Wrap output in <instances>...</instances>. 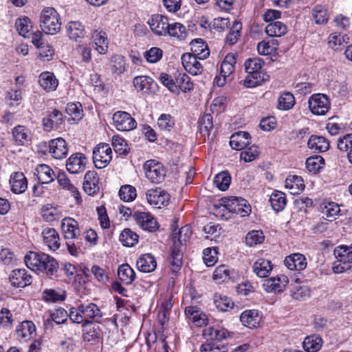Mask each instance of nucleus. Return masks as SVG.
<instances>
[{
	"label": "nucleus",
	"instance_id": "obj_59",
	"mask_svg": "<svg viewBox=\"0 0 352 352\" xmlns=\"http://www.w3.org/2000/svg\"><path fill=\"white\" fill-rule=\"evenodd\" d=\"M295 104V98L292 94L285 92L282 94L278 99L277 107L280 110H289Z\"/></svg>",
	"mask_w": 352,
	"mask_h": 352
},
{
	"label": "nucleus",
	"instance_id": "obj_45",
	"mask_svg": "<svg viewBox=\"0 0 352 352\" xmlns=\"http://www.w3.org/2000/svg\"><path fill=\"white\" fill-rule=\"evenodd\" d=\"M321 211L322 213L325 215L330 221L335 219L336 216L340 214V206L338 204L330 201H324L321 205Z\"/></svg>",
	"mask_w": 352,
	"mask_h": 352
},
{
	"label": "nucleus",
	"instance_id": "obj_19",
	"mask_svg": "<svg viewBox=\"0 0 352 352\" xmlns=\"http://www.w3.org/2000/svg\"><path fill=\"white\" fill-rule=\"evenodd\" d=\"M288 282V278L281 274L265 280L263 287L267 292H280L287 285Z\"/></svg>",
	"mask_w": 352,
	"mask_h": 352
},
{
	"label": "nucleus",
	"instance_id": "obj_44",
	"mask_svg": "<svg viewBox=\"0 0 352 352\" xmlns=\"http://www.w3.org/2000/svg\"><path fill=\"white\" fill-rule=\"evenodd\" d=\"M269 201L273 210L277 212L284 209L287 202L285 193L278 190L272 192Z\"/></svg>",
	"mask_w": 352,
	"mask_h": 352
},
{
	"label": "nucleus",
	"instance_id": "obj_6",
	"mask_svg": "<svg viewBox=\"0 0 352 352\" xmlns=\"http://www.w3.org/2000/svg\"><path fill=\"white\" fill-rule=\"evenodd\" d=\"M310 111L316 116H324L329 111L331 102L329 97L323 94H314L308 100Z\"/></svg>",
	"mask_w": 352,
	"mask_h": 352
},
{
	"label": "nucleus",
	"instance_id": "obj_56",
	"mask_svg": "<svg viewBox=\"0 0 352 352\" xmlns=\"http://www.w3.org/2000/svg\"><path fill=\"white\" fill-rule=\"evenodd\" d=\"M214 184L221 191L226 190L231 182V177L226 171H223L218 173L214 178Z\"/></svg>",
	"mask_w": 352,
	"mask_h": 352
},
{
	"label": "nucleus",
	"instance_id": "obj_5",
	"mask_svg": "<svg viewBox=\"0 0 352 352\" xmlns=\"http://www.w3.org/2000/svg\"><path fill=\"white\" fill-rule=\"evenodd\" d=\"M146 177L153 184H160L164 181L166 175V169L164 166L155 160H147L144 166Z\"/></svg>",
	"mask_w": 352,
	"mask_h": 352
},
{
	"label": "nucleus",
	"instance_id": "obj_61",
	"mask_svg": "<svg viewBox=\"0 0 352 352\" xmlns=\"http://www.w3.org/2000/svg\"><path fill=\"white\" fill-rule=\"evenodd\" d=\"M175 86L184 92L190 91L193 89V84L190 77L186 74L179 73L175 78Z\"/></svg>",
	"mask_w": 352,
	"mask_h": 352
},
{
	"label": "nucleus",
	"instance_id": "obj_21",
	"mask_svg": "<svg viewBox=\"0 0 352 352\" xmlns=\"http://www.w3.org/2000/svg\"><path fill=\"white\" fill-rule=\"evenodd\" d=\"M250 135L248 132L239 131L231 135L230 144L233 149L241 151L250 144Z\"/></svg>",
	"mask_w": 352,
	"mask_h": 352
},
{
	"label": "nucleus",
	"instance_id": "obj_51",
	"mask_svg": "<svg viewBox=\"0 0 352 352\" xmlns=\"http://www.w3.org/2000/svg\"><path fill=\"white\" fill-rule=\"evenodd\" d=\"M228 331L220 327H209L204 330V334L214 342L220 341L227 337Z\"/></svg>",
	"mask_w": 352,
	"mask_h": 352
},
{
	"label": "nucleus",
	"instance_id": "obj_7",
	"mask_svg": "<svg viewBox=\"0 0 352 352\" xmlns=\"http://www.w3.org/2000/svg\"><path fill=\"white\" fill-rule=\"evenodd\" d=\"M112 159V151L109 145L99 144L93 151V161L97 168L106 167Z\"/></svg>",
	"mask_w": 352,
	"mask_h": 352
},
{
	"label": "nucleus",
	"instance_id": "obj_63",
	"mask_svg": "<svg viewBox=\"0 0 352 352\" xmlns=\"http://www.w3.org/2000/svg\"><path fill=\"white\" fill-rule=\"evenodd\" d=\"M153 80L147 76H136L133 78V85L138 91H147L151 89Z\"/></svg>",
	"mask_w": 352,
	"mask_h": 352
},
{
	"label": "nucleus",
	"instance_id": "obj_29",
	"mask_svg": "<svg viewBox=\"0 0 352 352\" xmlns=\"http://www.w3.org/2000/svg\"><path fill=\"white\" fill-rule=\"evenodd\" d=\"M44 243L51 250L55 251L60 247L59 235L54 228H46L42 232Z\"/></svg>",
	"mask_w": 352,
	"mask_h": 352
},
{
	"label": "nucleus",
	"instance_id": "obj_12",
	"mask_svg": "<svg viewBox=\"0 0 352 352\" xmlns=\"http://www.w3.org/2000/svg\"><path fill=\"white\" fill-rule=\"evenodd\" d=\"M133 217L137 224L144 230L155 232L158 228L157 221L148 212L136 211Z\"/></svg>",
	"mask_w": 352,
	"mask_h": 352
},
{
	"label": "nucleus",
	"instance_id": "obj_38",
	"mask_svg": "<svg viewBox=\"0 0 352 352\" xmlns=\"http://www.w3.org/2000/svg\"><path fill=\"white\" fill-rule=\"evenodd\" d=\"M67 35L70 39L77 41L85 35L84 25L79 21H70L66 26Z\"/></svg>",
	"mask_w": 352,
	"mask_h": 352
},
{
	"label": "nucleus",
	"instance_id": "obj_57",
	"mask_svg": "<svg viewBox=\"0 0 352 352\" xmlns=\"http://www.w3.org/2000/svg\"><path fill=\"white\" fill-rule=\"evenodd\" d=\"M242 29V24L239 21H234L226 38V43L230 45L235 44L240 35Z\"/></svg>",
	"mask_w": 352,
	"mask_h": 352
},
{
	"label": "nucleus",
	"instance_id": "obj_37",
	"mask_svg": "<svg viewBox=\"0 0 352 352\" xmlns=\"http://www.w3.org/2000/svg\"><path fill=\"white\" fill-rule=\"evenodd\" d=\"M119 280L126 285H131L135 278L134 270L127 263L119 266L118 270Z\"/></svg>",
	"mask_w": 352,
	"mask_h": 352
},
{
	"label": "nucleus",
	"instance_id": "obj_26",
	"mask_svg": "<svg viewBox=\"0 0 352 352\" xmlns=\"http://www.w3.org/2000/svg\"><path fill=\"white\" fill-rule=\"evenodd\" d=\"M79 310L82 313L85 319L99 320L102 317V314L100 308L93 302H86L79 304Z\"/></svg>",
	"mask_w": 352,
	"mask_h": 352
},
{
	"label": "nucleus",
	"instance_id": "obj_27",
	"mask_svg": "<svg viewBox=\"0 0 352 352\" xmlns=\"http://www.w3.org/2000/svg\"><path fill=\"white\" fill-rule=\"evenodd\" d=\"M40 86L47 92L55 91L58 85V80L52 72H42L38 77Z\"/></svg>",
	"mask_w": 352,
	"mask_h": 352
},
{
	"label": "nucleus",
	"instance_id": "obj_47",
	"mask_svg": "<svg viewBox=\"0 0 352 352\" xmlns=\"http://www.w3.org/2000/svg\"><path fill=\"white\" fill-rule=\"evenodd\" d=\"M233 274L234 272L230 271L228 266L221 265L215 269L213 273V278L219 283H221L231 279L234 280Z\"/></svg>",
	"mask_w": 352,
	"mask_h": 352
},
{
	"label": "nucleus",
	"instance_id": "obj_46",
	"mask_svg": "<svg viewBox=\"0 0 352 352\" xmlns=\"http://www.w3.org/2000/svg\"><path fill=\"white\" fill-rule=\"evenodd\" d=\"M110 69L113 74L121 75L126 69V60L121 55H113L110 59Z\"/></svg>",
	"mask_w": 352,
	"mask_h": 352
},
{
	"label": "nucleus",
	"instance_id": "obj_48",
	"mask_svg": "<svg viewBox=\"0 0 352 352\" xmlns=\"http://www.w3.org/2000/svg\"><path fill=\"white\" fill-rule=\"evenodd\" d=\"M322 345V340L318 335H311L305 338L303 347L308 352H316L319 351Z\"/></svg>",
	"mask_w": 352,
	"mask_h": 352
},
{
	"label": "nucleus",
	"instance_id": "obj_25",
	"mask_svg": "<svg viewBox=\"0 0 352 352\" xmlns=\"http://www.w3.org/2000/svg\"><path fill=\"white\" fill-rule=\"evenodd\" d=\"M309 148L316 153H323L329 149V141L323 136L312 135L307 142Z\"/></svg>",
	"mask_w": 352,
	"mask_h": 352
},
{
	"label": "nucleus",
	"instance_id": "obj_62",
	"mask_svg": "<svg viewBox=\"0 0 352 352\" xmlns=\"http://www.w3.org/2000/svg\"><path fill=\"white\" fill-rule=\"evenodd\" d=\"M15 26L19 34L23 37L28 36L32 28L31 21L27 16L18 19L16 21Z\"/></svg>",
	"mask_w": 352,
	"mask_h": 352
},
{
	"label": "nucleus",
	"instance_id": "obj_53",
	"mask_svg": "<svg viewBox=\"0 0 352 352\" xmlns=\"http://www.w3.org/2000/svg\"><path fill=\"white\" fill-rule=\"evenodd\" d=\"M95 50L100 54H105L108 50V42L104 32H96L94 35Z\"/></svg>",
	"mask_w": 352,
	"mask_h": 352
},
{
	"label": "nucleus",
	"instance_id": "obj_41",
	"mask_svg": "<svg viewBox=\"0 0 352 352\" xmlns=\"http://www.w3.org/2000/svg\"><path fill=\"white\" fill-rule=\"evenodd\" d=\"M236 63V56L234 54H228L221 63L220 74L224 76H229L234 71Z\"/></svg>",
	"mask_w": 352,
	"mask_h": 352
},
{
	"label": "nucleus",
	"instance_id": "obj_58",
	"mask_svg": "<svg viewBox=\"0 0 352 352\" xmlns=\"http://www.w3.org/2000/svg\"><path fill=\"white\" fill-rule=\"evenodd\" d=\"M41 215L47 221H53L60 218L59 210L52 204H46L41 208Z\"/></svg>",
	"mask_w": 352,
	"mask_h": 352
},
{
	"label": "nucleus",
	"instance_id": "obj_4",
	"mask_svg": "<svg viewBox=\"0 0 352 352\" xmlns=\"http://www.w3.org/2000/svg\"><path fill=\"white\" fill-rule=\"evenodd\" d=\"M337 259L333 263V270L335 273H342L352 267V245H340L334 250Z\"/></svg>",
	"mask_w": 352,
	"mask_h": 352
},
{
	"label": "nucleus",
	"instance_id": "obj_9",
	"mask_svg": "<svg viewBox=\"0 0 352 352\" xmlns=\"http://www.w3.org/2000/svg\"><path fill=\"white\" fill-rule=\"evenodd\" d=\"M146 199L150 205L160 208L168 204L170 195L161 188H155L146 191Z\"/></svg>",
	"mask_w": 352,
	"mask_h": 352
},
{
	"label": "nucleus",
	"instance_id": "obj_36",
	"mask_svg": "<svg viewBox=\"0 0 352 352\" xmlns=\"http://www.w3.org/2000/svg\"><path fill=\"white\" fill-rule=\"evenodd\" d=\"M191 50L193 55L197 56L199 60L206 59L209 55L210 52L207 44L201 39H195L190 43Z\"/></svg>",
	"mask_w": 352,
	"mask_h": 352
},
{
	"label": "nucleus",
	"instance_id": "obj_31",
	"mask_svg": "<svg viewBox=\"0 0 352 352\" xmlns=\"http://www.w3.org/2000/svg\"><path fill=\"white\" fill-rule=\"evenodd\" d=\"M68 318V313L63 308H58L50 312V318L44 321L46 329L52 327L53 322L57 324H64Z\"/></svg>",
	"mask_w": 352,
	"mask_h": 352
},
{
	"label": "nucleus",
	"instance_id": "obj_64",
	"mask_svg": "<svg viewBox=\"0 0 352 352\" xmlns=\"http://www.w3.org/2000/svg\"><path fill=\"white\" fill-rule=\"evenodd\" d=\"M43 298L48 302L63 301L65 299V292L53 289H45L43 292Z\"/></svg>",
	"mask_w": 352,
	"mask_h": 352
},
{
	"label": "nucleus",
	"instance_id": "obj_60",
	"mask_svg": "<svg viewBox=\"0 0 352 352\" xmlns=\"http://www.w3.org/2000/svg\"><path fill=\"white\" fill-rule=\"evenodd\" d=\"M324 164V160L320 155H314L309 157L306 161V167L309 172L316 173Z\"/></svg>",
	"mask_w": 352,
	"mask_h": 352
},
{
	"label": "nucleus",
	"instance_id": "obj_32",
	"mask_svg": "<svg viewBox=\"0 0 352 352\" xmlns=\"http://www.w3.org/2000/svg\"><path fill=\"white\" fill-rule=\"evenodd\" d=\"M285 186L292 195H299L305 189L304 181L298 175L288 176L285 179Z\"/></svg>",
	"mask_w": 352,
	"mask_h": 352
},
{
	"label": "nucleus",
	"instance_id": "obj_17",
	"mask_svg": "<svg viewBox=\"0 0 352 352\" xmlns=\"http://www.w3.org/2000/svg\"><path fill=\"white\" fill-rule=\"evenodd\" d=\"M198 57L190 53L182 56V63L185 70L192 75L197 76L203 72V67L198 61Z\"/></svg>",
	"mask_w": 352,
	"mask_h": 352
},
{
	"label": "nucleus",
	"instance_id": "obj_55",
	"mask_svg": "<svg viewBox=\"0 0 352 352\" xmlns=\"http://www.w3.org/2000/svg\"><path fill=\"white\" fill-rule=\"evenodd\" d=\"M43 252H29L24 257L25 265L32 270L36 272L39 266V261L42 259Z\"/></svg>",
	"mask_w": 352,
	"mask_h": 352
},
{
	"label": "nucleus",
	"instance_id": "obj_11",
	"mask_svg": "<svg viewBox=\"0 0 352 352\" xmlns=\"http://www.w3.org/2000/svg\"><path fill=\"white\" fill-rule=\"evenodd\" d=\"M32 278V276L25 269L13 270L9 276L11 285L17 288H24L31 285Z\"/></svg>",
	"mask_w": 352,
	"mask_h": 352
},
{
	"label": "nucleus",
	"instance_id": "obj_40",
	"mask_svg": "<svg viewBox=\"0 0 352 352\" xmlns=\"http://www.w3.org/2000/svg\"><path fill=\"white\" fill-rule=\"evenodd\" d=\"M272 270L271 261L265 258H258L253 265L254 272L261 278L267 277Z\"/></svg>",
	"mask_w": 352,
	"mask_h": 352
},
{
	"label": "nucleus",
	"instance_id": "obj_3",
	"mask_svg": "<svg viewBox=\"0 0 352 352\" xmlns=\"http://www.w3.org/2000/svg\"><path fill=\"white\" fill-rule=\"evenodd\" d=\"M40 25L44 32L52 35L60 30V17L54 8L47 7L43 9L40 14Z\"/></svg>",
	"mask_w": 352,
	"mask_h": 352
},
{
	"label": "nucleus",
	"instance_id": "obj_43",
	"mask_svg": "<svg viewBox=\"0 0 352 352\" xmlns=\"http://www.w3.org/2000/svg\"><path fill=\"white\" fill-rule=\"evenodd\" d=\"M286 25L280 21L272 22L265 27V32L270 37H280L287 33Z\"/></svg>",
	"mask_w": 352,
	"mask_h": 352
},
{
	"label": "nucleus",
	"instance_id": "obj_2",
	"mask_svg": "<svg viewBox=\"0 0 352 352\" xmlns=\"http://www.w3.org/2000/svg\"><path fill=\"white\" fill-rule=\"evenodd\" d=\"M263 65L264 61L259 57L250 58L245 60L244 67L248 74L244 80L246 87H255L267 80L268 76L262 71Z\"/></svg>",
	"mask_w": 352,
	"mask_h": 352
},
{
	"label": "nucleus",
	"instance_id": "obj_20",
	"mask_svg": "<svg viewBox=\"0 0 352 352\" xmlns=\"http://www.w3.org/2000/svg\"><path fill=\"white\" fill-rule=\"evenodd\" d=\"M49 151L54 158L56 160L64 158L68 153L65 140L61 138L51 140L49 143Z\"/></svg>",
	"mask_w": 352,
	"mask_h": 352
},
{
	"label": "nucleus",
	"instance_id": "obj_35",
	"mask_svg": "<svg viewBox=\"0 0 352 352\" xmlns=\"http://www.w3.org/2000/svg\"><path fill=\"white\" fill-rule=\"evenodd\" d=\"M84 327L83 338L87 342L97 340L100 336V329L98 325L93 324L89 320H85L82 324Z\"/></svg>",
	"mask_w": 352,
	"mask_h": 352
},
{
	"label": "nucleus",
	"instance_id": "obj_52",
	"mask_svg": "<svg viewBox=\"0 0 352 352\" xmlns=\"http://www.w3.org/2000/svg\"><path fill=\"white\" fill-rule=\"evenodd\" d=\"M138 235L129 228H125L120 234V241L124 246L132 247L138 241Z\"/></svg>",
	"mask_w": 352,
	"mask_h": 352
},
{
	"label": "nucleus",
	"instance_id": "obj_16",
	"mask_svg": "<svg viewBox=\"0 0 352 352\" xmlns=\"http://www.w3.org/2000/svg\"><path fill=\"white\" fill-rule=\"evenodd\" d=\"M39 266L36 272H45L47 276H56L58 270V263L52 256L43 253L42 259L39 261Z\"/></svg>",
	"mask_w": 352,
	"mask_h": 352
},
{
	"label": "nucleus",
	"instance_id": "obj_30",
	"mask_svg": "<svg viewBox=\"0 0 352 352\" xmlns=\"http://www.w3.org/2000/svg\"><path fill=\"white\" fill-rule=\"evenodd\" d=\"M138 269L144 273H149L155 270L157 267V262L151 254H144L137 261Z\"/></svg>",
	"mask_w": 352,
	"mask_h": 352
},
{
	"label": "nucleus",
	"instance_id": "obj_50",
	"mask_svg": "<svg viewBox=\"0 0 352 352\" xmlns=\"http://www.w3.org/2000/svg\"><path fill=\"white\" fill-rule=\"evenodd\" d=\"M213 300L217 308L221 311H227L233 308L234 302L226 296L215 294Z\"/></svg>",
	"mask_w": 352,
	"mask_h": 352
},
{
	"label": "nucleus",
	"instance_id": "obj_49",
	"mask_svg": "<svg viewBox=\"0 0 352 352\" xmlns=\"http://www.w3.org/2000/svg\"><path fill=\"white\" fill-rule=\"evenodd\" d=\"M59 185L64 189L69 190L74 195L77 201L80 199V192L78 188L72 184L64 173H59L57 176Z\"/></svg>",
	"mask_w": 352,
	"mask_h": 352
},
{
	"label": "nucleus",
	"instance_id": "obj_1",
	"mask_svg": "<svg viewBox=\"0 0 352 352\" xmlns=\"http://www.w3.org/2000/svg\"><path fill=\"white\" fill-rule=\"evenodd\" d=\"M250 212V205L247 200L242 197H223L219 205H214V214L226 219L230 218V216H227L228 213H234L239 214L241 217H245L249 215Z\"/></svg>",
	"mask_w": 352,
	"mask_h": 352
},
{
	"label": "nucleus",
	"instance_id": "obj_28",
	"mask_svg": "<svg viewBox=\"0 0 352 352\" xmlns=\"http://www.w3.org/2000/svg\"><path fill=\"white\" fill-rule=\"evenodd\" d=\"M16 332L18 338L27 341L36 335V327L32 321L25 320L17 326Z\"/></svg>",
	"mask_w": 352,
	"mask_h": 352
},
{
	"label": "nucleus",
	"instance_id": "obj_24",
	"mask_svg": "<svg viewBox=\"0 0 352 352\" xmlns=\"http://www.w3.org/2000/svg\"><path fill=\"white\" fill-rule=\"evenodd\" d=\"M12 136L18 145L28 146L32 141L30 131L22 125H18L13 129Z\"/></svg>",
	"mask_w": 352,
	"mask_h": 352
},
{
	"label": "nucleus",
	"instance_id": "obj_23",
	"mask_svg": "<svg viewBox=\"0 0 352 352\" xmlns=\"http://www.w3.org/2000/svg\"><path fill=\"white\" fill-rule=\"evenodd\" d=\"M99 178L95 171H87L84 177L83 189L89 195H94L99 190Z\"/></svg>",
	"mask_w": 352,
	"mask_h": 352
},
{
	"label": "nucleus",
	"instance_id": "obj_18",
	"mask_svg": "<svg viewBox=\"0 0 352 352\" xmlns=\"http://www.w3.org/2000/svg\"><path fill=\"white\" fill-rule=\"evenodd\" d=\"M9 184L10 185L11 191L14 194H22L28 188L27 178L21 172L12 173L10 177Z\"/></svg>",
	"mask_w": 352,
	"mask_h": 352
},
{
	"label": "nucleus",
	"instance_id": "obj_13",
	"mask_svg": "<svg viewBox=\"0 0 352 352\" xmlns=\"http://www.w3.org/2000/svg\"><path fill=\"white\" fill-rule=\"evenodd\" d=\"M42 122L45 131H51L60 129L63 124V113L57 109H53L43 118Z\"/></svg>",
	"mask_w": 352,
	"mask_h": 352
},
{
	"label": "nucleus",
	"instance_id": "obj_42",
	"mask_svg": "<svg viewBox=\"0 0 352 352\" xmlns=\"http://www.w3.org/2000/svg\"><path fill=\"white\" fill-rule=\"evenodd\" d=\"M179 246L177 241H175L171 251L170 264L174 273L179 271L182 265L183 254L179 249Z\"/></svg>",
	"mask_w": 352,
	"mask_h": 352
},
{
	"label": "nucleus",
	"instance_id": "obj_39",
	"mask_svg": "<svg viewBox=\"0 0 352 352\" xmlns=\"http://www.w3.org/2000/svg\"><path fill=\"white\" fill-rule=\"evenodd\" d=\"M37 178L41 184H50L56 177L54 170L47 164H40L36 168Z\"/></svg>",
	"mask_w": 352,
	"mask_h": 352
},
{
	"label": "nucleus",
	"instance_id": "obj_54",
	"mask_svg": "<svg viewBox=\"0 0 352 352\" xmlns=\"http://www.w3.org/2000/svg\"><path fill=\"white\" fill-rule=\"evenodd\" d=\"M312 16L316 23L319 25H324L329 21L327 9L321 5H317L313 8Z\"/></svg>",
	"mask_w": 352,
	"mask_h": 352
},
{
	"label": "nucleus",
	"instance_id": "obj_10",
	"mask_svg": "<svg viewBox=\"0 0 352 352\" xmlns=\"http://www.w3.org/2000/svg\"><path fill=\"white\" fill-rule=\"evenodd\" d=\"M151 30L158 36L167 35V29L169 27L168 19L167 16L156 14L151 16L148 21Z\"/></svg>",
	"mask_w": 352,
	"mask_h": 352
},
{
	"label": "nucleus",
	"instance_id": "obj_22",
	"mask_svg": "<svg viewBox=\"0 0 352 352\" xmlns=\"http://www.w3.org/2000/svg\"><path fill=\"white\" fill-rule=\"evenodd\" d=\"M285 266L290 270L301 271L307 267L305 256L300 253L292 254L287 256L284 261Z\"/></svg>",
	"mask_w": 352,
	"mask_h": 352
},
{
	"label": "nucleus",
	"instance_id": "obj_8",
	"mask_svg": "<svg viewBox=\"0 0 352 352\" xmlns=\"http://www.w3.org/2000/svg\"><path fill=\"white\" fill-rule=\"evenodd\" d=\"M113 126L121 131H129L134 129L137 123L134 118L131 116L126 112L118 111L114 113L113 115Z\"/></svg>",
	"mask_w": 352,
	"mask_h": 352
},
{
	"label": "nucleus",
	"instance_id": "obj_15",
	"mask_svg": "<svg viewBox=\"0 0 352 352\" xmlns=\"http://www.w3.org/2000/svg\"><path fill=\"white\" fill-rule=\"evenodd\" d=\"M61 229L65 239H78L80 235L78 223L74 219L65 217L62 220Z\"/></svg>",
	"mask_w": 352,
	"mask_h": 352
},
{
	"label": "nucleus",
	"instance_id": "obj_34",
	"mask_svg": "<svg viewBox=\"0 0 352 352\" xmlns=\"http://www.w3.org/2000/svg\"><path fill=\"white\" fill-rule=\"evenodd\" d=\"M185 314L189 320L197 326L201 327L206 324V315L196 306L187 307L185 309Z\"/></svg>",
	"mask_w": 352,
	"mask_h": 352
},
{
	"label": "nucleus",
	"instance_id": "obj_33",
	"mask_svg": "<svg viewBox=\"0 0 352 352\" xmlns=\"http://www.w3.org/2000/svg\"><path fill=\"white\" fill-rule=\"evenodd\" d=\"M240 320L244 326L252 329L259 324L261 316L256 310H246L241 314Z\"/></svg>",
	"mask_w": 352,
	"mask_h": 352
},
{
	"label": "nucleus",
	"instance_id": "obj_14",
	"mask_svg": "<svg viewBox=\"0 0 352 352\" xmlns=\"http://www.w3.org/2000/svg\"><path fill=\"white\" fill-rule=\"evenodd\" d=\"M87 163V157L80 153L72 154L67 160L66 168L72 174H77L82 172Z\"/></svg>",
	"mask_w": 352,
	"mask_h": 352
}]
</instances>
